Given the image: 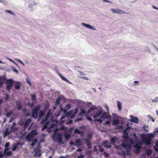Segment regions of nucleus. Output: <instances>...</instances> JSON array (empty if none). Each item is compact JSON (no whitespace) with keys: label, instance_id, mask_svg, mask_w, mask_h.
I'll list each match as a JSON object with an SVG mask.
<instances>
[{"label":"nucleus","instance_id":"nucleus-1","mask_svg":"<svg viewBox=\"0 0 158 158\" xmlns=\"http://www.w3.org/2000/svg\"><path fill=\"white\" fill-rule=\"evenodd\" d=\"M51 110H49L45 118L43 119L41 122V123L43 124L46 123L42 130H44L48 127H49V128L48 129V131L49 133L51 131H55L57 130L56 125L54 123V121L51 119L48 121L49 118L51 114Z\"/></svg>","mask_w":158,"mask_h":158},{"label":"nucleus","instance_id":"nucleus-2","mask_svg":"<svg viewBox=\"0 0 158 158\" xmlns=\"http://www.w3.org/2000/svg\"><path fill=\"white\" fill-rule=\"evenodd\" d=\"M131 146L128 144H126L125 142L122 143L121 145L117 146V148L120 150L122 154L125 156L126 155H129L130 154V151L131 149Z\"/></svg>","mask_w":158,"mask_h":158},{"label":"nucleus","instance_id":"nucleus-3","mask_svg":"<svg viewBox=\"0 0 158 158\" xmlns=\"http://www.w3.org/2000/svg\"><path fill=\"white\" fill-rule=\"evenodd\" d=\"M57 130L54 132H56L58 131ZM53 140L55 142H57L59 143L60 144H64V142L63 141V136L60 134H56V132H55L54 134L52 136Z\"/></svg>","mask_w":158,"mask_h":158},{"label":"nucleus","instance_id":"nucleus-4","mask_svg":"<svg viewBox=\"0 0 158 158\" xmlns=\"http://www.w3.org/2000/svg\"><path fill=\"white\" fill-rule=\"evenodd\" d=\"M154 138V135L153 134L148 135L146 137L143 138L142 142L146 145H150L151 143L152 139Z\"/></svg>","mask_w":158,"mask_h":158},{"label":"nucleus","instance_id":"nucleus-5","mask_svg":"<svg viewBox=\"0 0 158 158\" xmlns=\"http://www.w3.org/2000/svg\"><path fill=\"white\" fill-rule=\"evenodd\" d=\"M74 113L73 111V110H70L66 114L65 116H63L60 118V122L62 123H64V121L63 120H62L63 119L65 118V117L66 116L67 118H71V117L72 116H73Z\"/></svg>","mask_w":158,"mask_h":158},{"label":"nucleus","instance_id":"nucleus-6","mask_svg":"<svg viewBox=\"0 0 158 158\" xmlns=\"http://www.w3.org/2000/svg\"><path fill=\"white\" fill-rule=\"evenodd\" d=\"M14 81L12 79H8L6 82V89L7 90H10L13 85Z\"/></svg>","mask_w":158,"mask_h":158},{"label":"nucleus","instance_id":"nucleus-7","mask_svg":"<svg viewBox=\"0 0 158 158\" xmlns=\"http://www.w3.org/2000/svg\"><path fill=\"white\" fill-rule=\"evenodd\" d=\"M110 10L113 13L118 14H126V12L123 10L121 9L116 8H111L110 9Z\"/></svg>","mask_w":158,"mask_h":158},{"label":"nucleus","instance_id":"nucleus-8","mask_svg":"<svg viewBox=\"0 0 158 158\" xmlns=\"http://www.w3.org/2000/svg\"><path fill=\"white\" fill-rule=\"evenodd\" d=\"M81 25L83 27H85L93 30L95 31L96 29V27L93 26L91 25L88 24H86L83 23H81Z\"/></svg>","mask_w":158,"mask_h":158},{"label":"nucleus","instance_id":"nucleus-9","mask_svg":"<svg viewBox=\"0 0 158 158\" xmlns=\"http://www.w3.org/2000/svg\"><path fill=\"white\" fill-rule=\"evenodd\" d=\"M40 109V107L37 106L33 111L32 117L36 119L38 115V111Z\"/></svg>","mask_w":158,"mask_h":158},{"label":"nucleus","instance_id":"nucleus-10","mask_svg":"<svg viewBox=\"0 0 158 158\" xmlns=\"http://www.w3.org/2000/svg\"><path fill=\"white\" fill-rule=\"evenodd\" d=\"M100 118L102 119H106L110 120L111 119V116L110 115H108L107 113L104 112L101 114Z\"/></svg>","mask_w":158,"mask_h":158},{"label":"nucleus","instance_id":"nucleus-11","mask_svg":"<svg viewBox=\"0 0 158 158\" xmlns=\"http://www.w3.org/2000/svg\"><path fill=\"white\" fill-rule=\"evenodd\" d=\"M36 134V132L35 130L32 131L27 137V140L29 142L31 140V138L32 137L33 135H35Z\"/></svg>","mask_w":158,"mask_h":158},{"label":"nucleus","instance_id":"nucleus-12","mask_svg":"<svg viewBox=\"0 0 158 158\" xmlns=\"http://www.w3.org/2000/svg\"><path fill=\"white\" fill-rule=\"evenodd\" d=\"M102 111L101 110H100L98 111L95 110L94 111V113L93 114V117L94 118H98L102 114Z\"/></svg>","mask_w":158,"mask_h":158},{"label":"nucleus","instance_id":"nucleus-13","mask_svg":"<svg viewBox=\"0 0 158 158\" xmlns=\"http://www.w3.org/2000/svg\"><path fill=\"white\" fill-rule=\"evenodd\" d=\"M130 117L131 118L129 121L135 123H138L139 119L136 117H134L133 115H131Z\"/></svg>","mask_w":158,"mask_h":158},{"label":"nucleus","instance_id":"nucleus-14","mask_svg":"<svg viewBox=\"0 0 158 158\" xmlns=\"http://www.w3.org/2000/svg\"><path fill=\"white\" fill-rule=\"evenodd\" d=\"M117 107L119 111H120L122 110V103L118 100H117L116 101Z\"/></svg>","mask_w":158,"mask_h":158},{"label":"nucleus","instance_id":"nucleus-15","mask_svg":"<svg viewBox=\"0 0 158 158\" xmlns=\"http://www.w3.org/2000/svg\"><path fill=\"white\" fill-rule=\"evenodd\" d=\"M57 73L60 77L61 78L62 81H65L66 82H68L70 84H72V83L70 82L69 80H68L66 78L64 77L62 75L60 74L59 72H57Z\"/></svg>","mask_w":158,"mask_h":158},{"label":"nucleus","instance_id":"nucleus-16","mask_svg":"<svg viewBox=\"0 0 158 158\" xmlns=\"http://www.w3.org/2000/svg\"><path fill=\"white\" fill-rule=\"evenodd\" d=\"M16 125V123H15L14 122L13 123V124L11 126L10 129L11 131L12 132H13L15 131H16L18 128V127H15Z\"/></svg>","mask_w":158,"mask_h":158},{"label":"nucleus","instance_id":"nucleus-17","mask_svg":"<svg viewBox=\"0 0 158 158\" xmlns=\"http://www.w3.org/2000/svg\"><path fill=\"white\" fill-rule=\"evenodd\" d=\"M12 132L11 131V130H9V129L8 128H6L5 129L3 135V137L5 138L7 135L10 134Z\"/></svg>","mask_w":158,"mask_h":158},{"label":"nucleus","instance_id":"nucleus-18","mask_svg":"<svg viewBox=\"0 0 158 158\" xmlns=\"http://www.w3.org/2000/svg\"><path fill=\"white\" fill-rule=\"evenodd\" d=\"M35 157L40 156L41 154V151L39 149H36L35 150Z\"/></svg>","mask_w":158,"mask_h":158},{"label":"nucleus","instance_id":"nucleus-19","mask_svg":"<svg viewBox=\"0 0 158 158\" xmlns=\"http://www.w3.org/2000/svg\"><path fill=\"white\" fill-rule=\"evenodd\" d=\"M5 80V77L4 76H0V87L2 86L4 83V81Z\"/></svg>","mask_w":158,"mask_h":158},{"label":"nucleus","instance_id":"nucleus-20","mask_svg":"<svg viewBox=\"0 0 158 158\" xmlns=\"http://www.w3.org/2000/svg\"><path fill=\"white\" fill-rule=\"evenodd\" d=\"M74 133L75 134H78L82 136L84 135V133L81 131H79L77 129H76L74 131Z\"/></svg>","mask_w":158,"mask_h":158},{"label":"nucleus","instance_id":"nucleus-21","mask_svg":"<svg viewBox=\"0 0 158 158\" xmlns=\"http://www.w3.org/2000/svg\"><path fill=\"white\" fill-rule=\"evenodd\" d=\"M82 145V144L81 140L79 139H77L76 140L75 144H74V146H77L81 145Z\"/></svg>","mask_w":158,"mask_h":158},{"label":"nucleus","instance_id":"nucleus-22","mask_svg":"<svg viewBox=\"0 0 158 158\" xmlns=\"http://www.w3.org/2000/svg\"><path fill=\"white\" fill-rule=\"evenodd\" d=\"M44 114V113L43 111L42 110L40 111L39 112L38 120H40L42 117L43 116Z\"/></svg>","mask_w":158,"mask_h":158},{"label":"nucleus","instance_id":"nucleus-23","mask_svg":"<svg viewBox=\"0 0 158 158\" xmlns=\"http://www.w3.org/2000/svg\"><path fill=\"white\" fill-rule=\"evenodd\" d=\"M108 142L107 141H106L103 142V144L104 146L106 148H109L111 147V146L110 145H108Z\"/></svg>","mask_w":158,"mask_h":158},{"label":"nucleus","instance_id":"nucleus-24","mask_svg":"<svg viewBox=\"0 0 158 158\" xmlns=\"http://www.w3.org/2000/svg\"><path fill=\"white\" fill-rule=\"evenodd\" d=\"M8 149H5L4 150V153L7 156L11 155L12 153L11 151H8Z\"/></svg>","mask_w":158,"mask_h":158},{"label":"nucleus","instance_id":"nucleus-25","mask_svg":"<svg viewBox=\"0 0 158 158\" xmlns=\"http://www.w3.org/2000/svg\"><path fill=\"white\" fill-rule=\"evenodd\" d=\"M71 107V105L70 104H69L65 106V108L64 110V113H66L67 110L70 109Z\"/></svg>","mask_w":158,"mask_h":158},{"label":"nucleus","instance_id":"nucleus-26","mask_svg":"<svg viewBox=\"0 0 158 158\" xmlns=\"http://www.w3.org/2000/svg\"><path fill=\"white\" fill-rule=\"evenodd\" d=\"M31 120L30 119H28L26 121L24 125V128L25 129L27 128V126L31 123Z\"/></svg>","mask_w":158,"mask_h":158},{"label":"nucleus","instance_id":"nucleus-27","mask_svg":"<svg viewBox=\"0 0 158 158\" xmlns=\"http://www.w3.org/2000/svg\"><path fill=\"white\" fill-rule=\"evenodd\" d=\"M84 140L85 142V143L87 144V146H89L91 145L90 140L89 139H85Z\"/></svg>","mask_w":158,"mask_h":158},{"label":"nucleus","instance_id":"nucleus-28","mask_svg":"<svg viewBox=\"0 0 158 158\" xmlns=\"http://www.w3.org/2000/svg\"><path fill=\"white\" fill-rule=\"evenodd\" d=\"M97 107L96 106H93L90 107L89 109L88 110L87 113L88 114H89L92 111L94 110L95 109H96Z\"/></svg>","mask_w":158,"mask_h":158},{"label":"nucleus","instance_id":"nucleus-29","mask_svg":"<svg viewBox=\"0 0 158 158\" xmlns=\"http://www.w3.org/2000/svg\"><path fill=\"white\" fill-rule=\"evenodd\" d=\"M119 121L118 119H114L112 123L114 125H116L119 124Z\"/></svg>","mask_w":158,"mask_h":158},{"label":"nucleus","instance_id":"nucleus-30","mask_svg":"<svg viewBox=\"0 0 158 158\" xmlns=\"http://www.w3.org/2000/svg\"><path fill=\"white\" fill-rule=\"evenodd\" d=\"M85 114V110L81 109V111L78 115L79 116H82Z\"/></svg>","mask_w":158,"mask_h":158},{"label":"nucleus","instance_id":"nucleus-31","mask_svg":"<svg viewBox=\"0 0 158 158\" xmlns=\"http://www.w3.org/2000/svg\"><path fill=\"white\" fill-rule=\"evenodd\" d=\"M20 144V143L19 142L17 143L16 144H15L13 145V148H12V151H14L16 150V149L17 148L18 146Z\"/></svg>","mask_w":158,"mask_h":158},{"label":"nucleus","instance_id":"nucleus-32","mask_svg":"<svg viewBox=\"0 0 158 158\" xmlns=\"http://www.w3.org/2000/svg\"><path fill=\"white\" fill-rule=\"evenodd\" d=\"M20 87V84L19 82H17L15 85V88L16 89H18Z\"/></svg>","mask_w":158,"mask_h":158},{"label":"nucleus","instance_id":"nucleus-33","mask_svg":"<svg viewBox=\"0 0 158 158\" xmlns=\"http://www.w3.org/2000/svg\"><path fill=\"white\" fill-rule=\"evenodd\" d=\"M112 115L114 118V119H118L119 116L117 114L114 113H113Z\"/></svg>","mask_w":158,"mask_h":158},{"label":"nucleus","instance_id":"nucleus-34","mask_svg":"<svg viewBox=\"0 0 158 158\" xmlns=\"http://www.w3.org/2000/svg\"><path fill=\"white\" fill-rule=\"evenodd\" d=\"M78 109L77 108H76L74 110V113L73 115V116L71 117V118H73L76 115V114L78 112Z\"/></svg>","mask_w":158,"mask_h":158},{"label":"nucleus","instance_id":"nucleus-35","mask_svg":"<svg viewBox=\"0 0 158 158\" xmlns=\"http://www.w3.org/2000/svg\"><path fill=\"white\" fill-rule=\"evenodd\" d=\"M134 147L137 149H139L141 148V146L140 144H136L134 145Z\"/></svg>","mask_w":158,"mask_h":158},{"label":"nucleus","instance_id":"nucleus-36","mask_svg":"<svg viewBox=\"0 0 158 158\" xmlns=\"http://www.w3.org/2000/svg\"><path fill=\"white\" fill-rule=\"evenodd\" d=\"M38 140L37 139H35L33 140L32 142V143H31V145L32 146H33L37 142Z\"/></svg>","mask_w":158,"mask_h":158},{"label":"nucleus","instance_id":"nucleus-37","mask_svg":"<svg viewBox=\"0 0 158 158\" xmlns=\"http://www.w3.org/2000/svg\"><path fill=\"white\" fill-rule=\"evenodd\" d=\"M158 102V97H156L154 99L152 100V102Z\"/></svg>","mask_w":158,"mask_h":158},{"label":"nucleus","instance_id":"nucleus-38","mask_svg":"<svg viewBox=\"0 0 158 158\" xmlns=\"http://www.w3.org/2000/svg\"><path fill=\"white\" fill-rule=\"evenodd\" d=\"M46 135V134H43V135H42L41 136H42V139L40 141V142H39L40 143H43L44 141V136Z\"/></svg>","mask_w":158,"mask_h":158},{"label":"nucleus","instance_id":"nucleus-39","mask_svg":"<svg viewBox=\"0 0 158 158\" xmlns=\"http://www.w3.org/2000/svg\"><path fill=\"white\" fill-rule=\"evenodd\" d=\"M110 140L112 143H114L116 142V139L115 137H113L111 138Z\"/></svg>","mask_w":158,"mask_h":158},{"label":"nucleus","instance_id":"nucleus-40","mask_svg":"<svg viewBox=\"0 0 158 158\" xmlns=\"http://www.w3.org/2000/svg\"><path fill=\"white\" fill-rule=\"evenodd\" d=\"M64 136L66 139H68L70 137V135L66 133L64 135Z\"/></svg>","mask_w":158,"mask_h":158},{"label":"nucleus","instance_id":"nucleus-41","mask_svg":"<svg viewBox=\"0 0 158 158\" xmlns=\"http://www.w3.org/2000/svg\"><path fill=\"white\" fill-rule=\"evenodd\" d=\"M5 12L6 13H8L9 14H10L11 15H14V14L13 12L11 10H5Z\"/></svg>","mask_w":158,"mask_h":158},{"label":"nucleus","instance_id":"nucleus-42","mask_svg":"<svg viewBox=\"0 0 158 158\" xmlns=\"http://www.w3.org/2000/svg\"><path fill=\"white\" fill-rule=\"evenodd\" d=\"M60 100L61 99L60 98H58L56 101V104L57 105H59L60 101Z\"/></svg>","mask_w":158,"mask_h":158},{"label":"nucleus","instance_id":"nucleus-43","mask_svg":"<svg viewBox=\"0 0 158 158\" xmlns=\"http://www.w3.org/2000/svg\"><path fill=\"white\" fill-rule=\"evenodd\" d=\"M147 117L150 119H151L152 122H154V119H153L152 117H151V115H147Z\"/></svg>","mask_w":158,"mask_h":158},{"label":"nucleus","instance_id":"nucleus-44","mask_svg":"<svg viewBox=\"0 0 158 158\" xmlns=\"http://www.w3.org/2000/svg\"><path fill=\"white\" fill-rule=\"evenodd\" d=\"M146 127L148 128V126L145 125L143 127V129L146 132H148L149 131V130L146 129Z\"/></svg>","mask_w":158,"mask_h":158},{"label":"nucleus","instance_id":"nucleus-45","mask_svg":"<svg viewBox=\"0 0 158 158\" xmlns=\"http://www.w3.org/2000/svg\"><path fill=\"white\" fill-rule=\"evenodd\" d=\"M156 147L158 148V142H157L156 143V147H154L155 150L156 151L158 152V149L156 148Z\"/></svg>","mask_w":158,"mask_h":158},{"label":"nucleus","instance_id":"nucleus-46","mask_svg":"<svg viewBox=\"0 0 158 158\" xmlns=\"http://www.w3.org/2000/svg\"><path fill=\"white\" fill-rule=\"evenodd\" d=\"M10 145V143L9 142H7L6 143L5 145V149H8V147Z\"/></svg>","mask_w":158,"mask_h":158},{"label":"nucleus","instance_id":"nucleus-47","mask_svg":"<svg viewBox=\"0 0 158 158\" xmlns=\"http://www.w3.org/2000/svg\"><path fill=\"white\" fill-rule=\"evenodd\" d=\"M152 153V151L151 150H148L147 151L146 154L148 155H150Z\"/></svg>","mask_w":158,"mask_h":158},{"label":"nucleus","instance_id":"nucleus-48","mask_svg":"<svg viewBox=\"0 0 158 158\" xmlns=\"http://www.w3.org/2000/svg\"><path fill=\"white\" fill-rule=\"evenodd\" d=\"M26 81L29 85H30L31 86V81L28 78H26Z\"/></svg>","mask_w":158,"mask_h":158},{"label":"nucleus","instance_id":"nucleus-49","mask_svg":"<svg viewBox=\"0 0 158 158\" xmlns=\"http://www.w3.org/2000/svg\"><path fill=\"white\" fill-rule=\"evenodd\" d=\"M0 3H2L5 5H6L7 3L5 0H0Z\"/></svg>","mask_w":158,"mask_h":158},{"label":"nucleus","instance_id":"nucleus-50","mask_svg":"<svg viewBox=\"0 0 158 158\" xmlns=\"http://www.w3.org/2000/svg\"><path fill=\"white\" fill-rule=\"evenodd\" d=\"M16 60L18 61H19L20 64H21L22 65H23L24 66H25L24 64V63L23 62V61L22 60H20L19 59H16Z\"/></svg>","mask_w":158,"mask_h":158},{"label":"nucleus","instance_id":"nucleus-51","mask_svg":"<svg viewBox=\"0 0 158 158\" xmlns=\"http://www.w3.org/2000/svg\"><path fill=\"white\" fill-rule=\"evenodd\" d=\"M13 113V111H11L10 113H7L6 114V116L7 117H9Z\"/></svg>","mask_w":158,"mask_h":158},{"label":"nucleus","instance_id":"nucleus-52","mask_svg":"<svg viewBox=\"0 0 158 158\" xmlns=\"http://www.w3.org/2000/svg\"><path fill=\"white\" fill-rule=\"evenodd\" d=\"M60 130H64L65 131L67 130L66 127L64 126H62L60 128Z\"/></svg>","mask_w":158,"mask_h":158},{"label":"nucleus","instance_id":"nucleus-53","mask_svg":"<svg viewBox=\"0 0 158 158\" xmlns=\"http://www.w3.org/2000/svg\"><path fill=\"white\" fill-rule=\"evenodd\" d=\"M79 77L81 78H83V79H84V80H89V78L88 77H85V76H84V77H80V76H79Z\"/></svg>","mask_w":158,"mask_h":158},{"label":"nucleus","instance_id":"nucleus-54","mask_svg":"<svg viewBox=\"0 0 158 158\" xmlns=\"http://www.w3.org/2000/svg\"><path fill=\"white\" fill-rule=\"evenodd\" d=\"M36 98V96L35 94H33L32 96V100L33 101H35Z\"/></svg>","mask_w":158,"mask_h":158},{"label":"nucleus","instance_id":"nucleus-55","mask_svg":"<svg viewBox=\"0 0 158 158\" xmlns=\"http://www.w3.org/2000/svg\"><path fill=\"white\" fill-rule=\"evenodd\" d=\"M12 69L13 71L15 72L17 74H18L19 73L18 71L16 69H15L14 68L12 67Z\"/></svg>","mask_w":158,"mask_h":158},{"label":"nucleus","instance_id":"nucleus-56","mask_svg":"<svg viewBox=\"0 0 158 158\" xmlns=\"http://www.w3.org/2000/svg\"><path fill=\"white\" fill-rule=\"evenodd\" d=\"M139 81H134V85H136L138 84L139 83Z\"/></svg>","mask_w":158,"mask_h":158},{"label":"nucleus","instance_id":"nucleus-57","mask_svg":"<svg viewBox=\"0 0 158 158\" xmlns=\"http://www.w3.org/2000/svg\"><path fill=\"white\" fill-rule=\"evenodd\" d=\"M110 123V122L109 121H107L105 122V123L103 124L104 125H108Z\"/></svg>","mask_w":158,"mask_h":158},{"label":"nucleus","instance_id":"nucleus-58","mask_svg":"<svg viewBox=\"0 0 158 158\" xmlns=\"http://www.w3.org/2000/svg\"><path fill=\"white\" fill-rule=\"evenodd\" d=\"M104 156L106 157H108L109 156V154H108V153H107L106 152H104Z\"/></svg>","mask_w":158,"mask_h":158},{"label":"nucleus","instance_id":"nucleus-59","mask_svg":"<svg viewBox=\"0 0 158 158\" xmlns=\"http://www.w3.org/2000/svg\"><path fill=\"white\" fill-rule=\"evenodd\" d=\"M79 75L81 76H83L85 75V74L82 72H79Z\"/></svg>","mask_w":158,"mask_h":158},{"label":"nucleus","instance_id":"nucleus-60","mask_svg":"<svg viewBox=\"0 0 158 158\" xmlns=\"http://www.w3.org/2000/svg\"><path fill=\"white\" fill-rule=\"evenodd\" d=\"M104 149L102 148H100L99 149V152H102L103 151Z\"/></svg>","mask_w":158,"mask_h":158},{"label":"nucleus","instance_id":"nucleus-61","mask_svg":"<svg viewBox=\"0 0 158 158\" xmlns=\"http://www.w3.org/2000/svg\"><path fill=\"white\" fill-rule=\"evenodd\" d=\"M9 98V95L8 94H6V97H5V100H7Z\"/></svg>","mask_w":158,"mask_h":158},{"label":"nucleus","instance_id":"nucleus-62","mask_svg":"<svg viewBox=\"0 0 158 158\" xmlns=\"http://www.w3.org/2000/svg\"><path fill=\"white\" fill-rule=\"evenodd\" d=\"M84 156L82 155H81L80 156H77V158H84Z\"/></svg>","mask_w":158,"mask_h":158},{"label":"nucleus","instance_id":"nucleus-63","mask_svg":"<svg viewBox=\"0 0 158 158\" xmlns=\"http://www.w3.org/2000/svg\"><path fill=\"white\" fill-rule=\"evenodd\" d=\"M140 158H146L145 154H143L141 155Z\"/></svg>","mask_w":158,"mask_h":158},{"label":"nucleus","instance_id":"nucleus-64","mask_svg":"<svg viewBox=\"0 0 158 158\" xmlns=\"http://www.w3.org/2000/svg\"><path fill=\"white\" fill-rule=\"evenodd\" d=\"M153 47H154L155 48V50L156 51H157V52H158V48L156 47L155 45H153Z\"/></svg>","mask_w":158,"mask_h":158}]
</instances>
